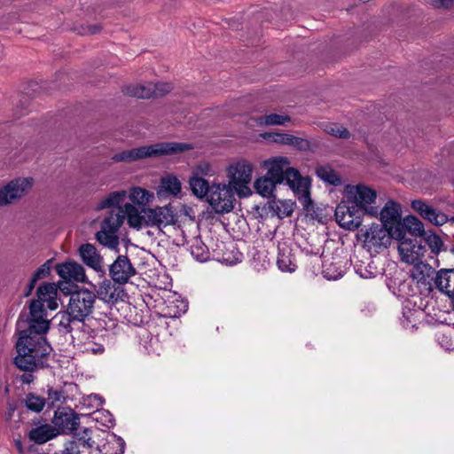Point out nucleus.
I'll list each match as a JSON object with an SVG mask.
<instances>
[{"instance_id":"obj_48","label":"nucleus","mask_w":454,"mask_h":454,"mask_svg":"<svg viewBox=\"0 0 454 454\" xmlns=\"http://www.w3.org/2000/svg\"><path fill=\"white\" fill-rule=\"evenodd\" d=\"M411 287V281H403L400 284L399 291L402 293L403 296H412L416 294Z\"/></svg>"},{"instance_id":"obj_47","label":"nucleus","mask_w":454,"mask_h":454,"mask_svg":"<svg viewBox=\"0 0 454 454\" xmlns=\"http://www.w3.org/2000/svg\"><path fill=\"white\" fill-rule=\"evenodd\" d=\"M172 85L168 82L153 83L154 97H162L172 90Z\"/></svg>"},{"instance_id":"obj_28","label":"nucleus","mask_w":454,"mask_h":454,"mask_svg":"<svg viewBox=\"0 0 454 454\" xmlns=\"http://www.w3.org/2000/svg\"><path fill=\"white\" fill-rule=\"evenodd\" d=\"M436 287L450 298H454V269L441 270L434 278Z\"/></svg>"},{"instance_id":"obj_46","label":"nucleus","mask_w":454,"mask_h":454,"mask_svg":"<svg viewBox=\"0 0 454 454\" xmlns=\"http://www.w3.org/2000/svg\"><path fill=\"white\" fill-rule=\"evenodd\" d=\"M417 312H412L411 309L403 310L402 324L405 328H413L416 325V314Z\"/></svg>"},{"instance_id":"obj_52","label":"nucleus","mask_w":454,"mask_h":454,"mask_svg":"<svg viewBox=\"0 0 454 454\" xmlns=\"http://www.w3.org/2000/svg\"><path fill=\"white\" fill-rule=\"evenodd\" d=\"M36 282H33V278H30L28 284H27V291L25 292V296H29L33 291V289L35 288V286Z\"/></svg>"},{"instance_id":"obj_30","label":"nucleus","mask_w":454,"mask_h":454,"mask_svg":"<svg viewBox=\"0 0 454 454\" xmlns=\"http://www.w3.org/2000/svg\"><path fill=\"white\" fill-rule=\"evenodd\" d=\"M57 435L58 432L48 424L36 427L29 432V439L38 444H43Z\"/></svg>"},{"instance_id":"obj_22","label":"nucleus","mask_w":454,"mask_h":454,"mask_svg":"<svg viewBox=\"0 0 454 454\" xmlns=\"http://www.w3.org/2000/svg\"><path fill=\"white\" fill-rule=\"evenodd\" d=\"M36 299L31 301H39V305L44 307L46 304L50 310H56L59 308L58 287L54 283H43L36 291Z\"/></svg>"},{"instance_id":"obj_29","label":"nucleus","mask_w":454,"mask_h":454,"mask_svg":"<svg viewBox=\"0 0 454 454\" xmlns=\"http://www.w3.org/2000/svg\"><path fill=\"white\" fill-rule=\"evenodd\" d=\"M278 183L275 182L269 175L257 177L254 182V188L260 196L266 199L275 197V192Z\"/></svg>"},{"instance_id":"obj_43","label":"nucleus","mask_w":454,"mask_h":454,"mask_svg":"<svg viewBox=\"0 0 454 454\" xmlns=\"http://www.w3.org/2000/svg\"><path fill=\"white\" fill-rule=\"evenodd\" d=\"M93 419L106 427L114 425V416L108 411L102 410L93 412Z\"/></svg>"},{"instance_id":"obj_19","label":"nucleus","mask_w":454,"mask_h":454,"mask_svg":"<svg viewBox=\"0 0 454 454\" xmlns=\"http://www.w3.org/2000/svg\"><path fill=\"white\" fill-rule=\"evenodd\" d=\"M381 224L388 229H400L404 232L402 226V207L401 205L394 200H388L381 210L379 209Z\"/></svg>"},{"instance_id":"obj_27","label":"nucleus","mask_w":454,"mask_h":454,"mask_svg":"<svg viewBox=\"0 0 454 454\" xmlns=\"http://www.w3.org/2000/svg\"><path fill=\"white\" fill-rule=\"evenodd\" d=\"M277 264L282 271L293 272L296 269L295 259L290 246L286 242L279 243L278 246Z\"/></svg>"},{"instance_id":"obj_6","label":"nucleus","mask_w":454,"mask_h":454,"mask_svg":"<svg viewBox=\"0 0 454 454\" xmlns=\"http://www.w3.org/2000/svg\"><path fill=\"white\" fill-rule=\"evenodd\" d=\"M154 193L140 186H132L127 191H116L110 192L103 198L98 205V209L133 205L137 210L146 209L147 206L153 202Z\"/></svg>"},{"instance_id":"obj_2","label":"nucleus","mask_w":454,"mask_h":454,"mask_svg":"<svg viewBox=\"0 0 454 454\" xmlns=\"http://www.w3.org/2000/svg\"><path fill=\"white\" fill-rule=\"evenodd\" d=\"M16 331L19 335L16 342L17 356L14 358L16 366L29 372L43 367L44 360L52 350L45 334L26 330Z\"/></svg>"},{"instance_id":"obj_10","label":"nucleus","mask_w":454,"mask_h":454,"mask_svg":"<svg viewBox=\"0 0 454 454\" xmlns=\"http://www.w3.org/2000/svg\"><path fill=\"white\" fill-rule=\"evenodd\" d=\"M129 225V216L125 207H120L119 210L111 211L101 223L100 230L96 233V239L102 246L118 251L120 239L118 231L124 222Z\"/></svg>"},{"instance_id":"obj_45","label":"nucleus","mask_w":454,"mask_h":454,"mask_svg":"<svg viewBox=\"0 0 454 454\" xmlns=\"http://www.w3.org/2000/svg\"><path fill=\"white\" fill-rule=\"evenodd\" d=\"M50 261L46 262L43 265H41L33 273L31 278H33V282H37L40 279L46 278L51 271L50 268Z\"/></svg>"},{"instance_id":"obj_56","label":"nucleus","mask_w":454,"mask_h":454,"mask_svg":"<svg viewBox=\"0 0 454 454\" xmlns=\"http://www.w3.org/2000/svg\"><path fill=\"white\" fill-rule=\"evenodd\" d=\"M94 398H95L96 400H98V401L101 403L100 398H99V397H98L97 395H94Z\"/></svg>"},{"instance_id":"obj_34","label":"nucleus","mask_w":454,"mask_h":454,"mask_svg":"<svg viewBox=\"0 0 454 454\" xmlns=\"http://www.w3.org/2000/svg\"><path fill=\"white\" fill-rule=\"evenodd\" d=\"M279 218L290 216L294 209L295 202L292 200H272L270 205Z\"/></svg>"},{"instance_id":"obj_4","label":"nucleus","mask_w":454,"mask_h":454,"mask_svg":"<svg viewBox=\"0 0 454 454\" xmlns=\"http://www.w3.org/2000/svg\"><path fill=\"white\" fill-rule=\"evenodd\" d=\"M190 149H192V145L190 144L162 142L117 153L112 156V160L115 162H132L146 158H158L166 155H173Z\"/></svg>"},{"instance_id":"obj_18","label":"nucleus","mask_w":454,"mask_h":454,"mask_svg":"<svg viewBox=\"0 0 454 454\" xmlns=\"http://www.w3.org/2000/svg\"><path fill=\"white\" fill-rule=\"evenodd\" d=\"M399 240L398 252L403 262L413 264L420 262L425 254V247L417 240L406 239L405 235Z\"/></svg>"},{"instance_id":"obj_37","label":"nucleus","mask_w":454,"mask_h":454,"mask_svg":"<svg viewBox=\"0 0 454 454\" xmlns=\"http://www.w3.org/2000/svg\"><path fill=\"white\" fill-rule=\"evenodd\" d=\"M319 127L324 132L333 137L343 139H348L350 137L349 131L342 125L332 122H321Z\"/></svg>"},{"instance_id":"obj_3","label":"nucleus","mask_w":454,"mask_h":454,"mask_svg":"<svg viewBox=\"0 0 454 454\" xmlns=\"http://www.w3.org/2000/svg\"><path fill=\"white\" fill-rule=\"evenodd\" d=\"M125 210L129 216V227L137 231L143 227L161 229L176 222V213L170 204L142 210H137L133 205H128Z\"/></svg>"},{"instance_id":"obj_26","label":"nucleus","mask_w":454,"mask_h":454,"mask_svg":"<svg viewBox=\"0 0 454 454\" xmlns=\"http://www.w3.org/2000/svg\"><path fill=\"white\" fill-rule=\"evenodd\" d=\"M265 138H269L271 141L287 145L294 147L301 151H308L310 149V142L303 137H295L286 133H268L264 135Z\"/></svg>"},{"instance_id":"obj_38","label":"nucleus","mask_w":454,"mask_h":454,"mask_svg":"<svg viewBox=\"0 0 454 454\" xmlns=\"http://www.w3.org/2000/svg\"><path fill=\"white\" fill-rule=\"evenodd\" d=\"M344 272L340 262H328L325 261L323 264V275L329 280H336L342 277Z\"/></svg>"},{"instance_id":"obj_32","label":"nucleus","mask_w":454,"mask_h":454,"mask_svg":"<svg viewBox=\"0 0 454 454\" xmlns=\"http://www.w3.org/2000/svg\"><path fill=\"white\" fill-rule=\"evenodd\" d=\"M98 296L100 300L107 303H114L118 299L117 288L108 279H105L99 285L97 290Z\"/></svg>"},{"instance_id":"obj_20","label":"nucleus","mask_w":454,"mask_h":454,"mask_svg":"<svg viewBox=\"0 0 454 454\" xmlns=\"http://www.w3.org/2000/svg\"><path fill=\"white\" fill-rule=\"evenodd\" d=\"M56 272L66 282H87L84 268L76 262L70 261L58 264Z\"/></svg>"},{"instance_id":"obj_55","label":"nucleus","mask_w":454,"mask_h":454,"mask_svg":"<svg viewBox=\"0 0 454 454\" xmlns=\"http://www.w3.org/2000/svg\"><path fill=\"white\" fill-rule=\"evenodd\" d=\"M30 377H31L30 375L24 376L23 381L26 382V383H29L30 382V380H29Z\"/></svg>"},{"instance_id":"obj_57","label":"nucleus","mask_w":454,"mask_h":454,"mask_svg":"<svg viewBox=\"0 0 454 454\" xmlns=\"http://www.w3.org/2000/svg\"><path fill=\"white\" fill-rule=\"evenodd\" d=\"M450 221L454 224V217H452Z\"/></svg>"},{"instance_id":"obj_40","label":"nucleus","mask_w":454,"mask_h":454,"mask_svg":"<svg viewBox=\"0 0 454 454\" xmlns=\"http://www.w3.org/2000/svg\"><path fill=\"white\" fill-rule=\"evenodd\" d=\"M422 237L433 254H437L442 250L443 242L434 232L427 231Z\"/></svg>"},{"instance_id":"obj_5","label":"nucleus","mask_w":454,"mask_h":454,"mask_svg":"<svg viewBox=\"0 0 454 454\" xmlns=\"http://www.w3.org/2000/svg\"><path fill=\"white\" fill-rule=\"evenodd\" d=\"M96 295L94 293L83 289L71 294L67 307V312L63 313L59 326L67 333H72L75 326L92 312Z\"/></svg>"},{"instance_id":"obj_9","label":"nucleus","mask_w":454,"mask_h":454,"mask_svg":"<svg viewBox=\"0 0 454 454\" xmlns=\"http://www.w3.org/2000/svg\"><path fill=\"white\" fill-rule=\"evenodd\" d=\"M404 236L399 228L388 229L381 223H372L362 228L358 238L364 242V247L371 252L379 253L387 248L393 239H401Z\"/></svg>"},{"instance_id":"obj_35","label":"nucleus","mask_w":454,"mask_h":454,"mask_svg":"<svg viewBox=\"0 0 454 454\" xmlns=\"http://www.w3.org/2000/svg\"><path fill=\"white\" fill-rule=\"evenodd\" d=\"M403 230L405 228L410 234L415 237H422L425 231L423 223L413 215H407L402 223Z\"/></svg>"},{"instance_id":"obj_14","label":"nucleus","mask_w":454,"mask_h":454,"mask_svg":"<svg viewBox=\"0 0 454 454\" xmlns=\"http://www.w3.org/2000/svg\"><path fill=\"white\" fill-rule=\"evenodd\" d=\"M217 174L216 168L208 161H200L192 168V175L189 178V185L194 195L205 194L207 187L210 185L205 177H212Z\"/></svg>"},{"instance_id":"obj_1","label":"nucleus","mask_w":454,"mask_h":454,"mask_svg":"<svg viewBox=\"0 0 454 454\" xmlns=\"http://www.w3.org/2000/svg\"><path fill=\"white\" fill-rule=\"evenodd\" d=\"M261 166L275 182L279 184L286 182L302 207L306 209L309 208L312 203L310 199L311 179L309 176H302L297 168H293L288 157H271L264 160Z\"/></svg>"},{"instance_id":"obj_53","label":"nucleus","mask_w":454,"mask_h":454,"mask_svg":"<svg viewBox=\"0 0 454 454\" xmlns=\"http://www.w3.org/2000/svg\"><path fill=\"white\" fill-rule=\"evenodd\" d=\"M356 272L364 278H370L374 277V274L372 272L367 270L364 272L362 269H357Z\"/></svg>"},{"instance_id":"obj_24","label":"nucleus","mask_w":454,"mask_h":454,"mask_svg":"<svg viewBox=\"0 0 454 454\" xmlns=\"http://www.w3.org/2000/svg\"><path fill=\"white\" fill-rule=\"evenodd\" d=\"M434 269L427 263L422 262L413 263L411 270V281L416 282L419 287L428 290L431 286V280L434 279Z\"/></svg>"},{"instance_id":"obj_42","label":"nucleus","mask_w":454,"mask_h":454,"mask_svg":"<svg viewBox=\"0 0 454 454\" xmlns=\"http://www.w3.org/2000/svg\"><path fill=\"white\" fill-rule=\"evenodd\" d=\"M46 403L45 399L35 395L34 394H28L26 398V406L27 409L39 412L43 410Z\"/></svg>"},{"instance_id":"obj_31","label":"nucleus","mask_w":454,"mask_h":454,"mask_svg":"<svg viewBox=\"0 0 454 454\" xmlns=\"http://www.w3.org/2000/svg\"><path fill=\"white\" fill-rule=\"evenodd\" d=\"M316 174L319 179L329 184L336 186L341 184L340 176L329 164L318 165Z\"/></svg>"},{"instance_id":"obj_21","label":"nucleus","mask_w":454,"mask_h":454,"mask_svg":"<svg viewBox=\"0 0 454 454\" xmlns=\"http://www.w3.org/2000/svg\"><path fill=\"white\" fill-rule=\"evenodd\" d=\"M411 207L419 214L421 217L436 226L443 225L448 222V217L445 214L437 211L421 200H413L411 202Z\"/></svg>"},{"instance_id":"obj_36","label":"nucleus","mask_w":454,"mask_h":454,"mask_svg":"<svg viewBox=\"0 0 454 454\" xmlns=\"http://www.w3.org/2000/svg\"><path fill=\"white\" fill-rule=\"evenodd\" d=\"M258 126L285 125L290 121L286 114H270L255 119Z\"/></svg>"},{"instance_id":"obj_41","label":"nucleus","mask_w":454,"mask_h":454,"mask_svg":"<svg viewBox=\"0 0 454 454\" xmlns=\"http://www.w3.org/2000/svg\"><path fill=\"white\" fill-rule=\"evenodd\" d=\"M66 396L61 389H48L47 404L49 407H55L64 403Z\"/></svg>"},{"instance_id":"obj_33","label":"nucleus","mask_w":454,"mask_h":454,"mask_svg":"<svg viewBox=\"0 0 454 454\" xmlns=\"http://www.w3.org/2000/svg\"><path fill=\"white\" fill-rule=\"evenodd\" d=\"M124 92L128 96L149 98L154 97L153 83L146 82L143 84L129 85L125 88Z\"/></svg>"},{"instance_id":"obj_39","label":"nucleus","mask_w":454,"mask_h":454,"mask_svg":"<svg viewBox=\"0 0 454 454\" xmlns=\"http://www.w3.org/2000/svg\"><path fill=\"white\" fill-rule=\"evenodd\" d=\"M192 255L199 262H205L209 257L208 249L200 238H195L190 246Z\"/></svg>"},{"instance_id":"obj_25","label":"nucleus","mask_w":454,"mask_h":454,"mask_svg":"<svg viewBox=\"0 0 454 454\" xmlns=\"http://www.w3.org/2000/svg\"><path fill=\"white\" fill-rule=\"evenodd\" d=\"M79 254L82 262L97 272H104L103 257L91 244H83L79 247Z\"/></svg>"},{"instance_id":"obj_44","label":"nucleus","mask_w":454,"mask_h":454,"mask_svg":"<svg viewBox=\"0 0 454 454\" xmlns=\"http://www.w3.org/2000/svg\"><path fill=\"white\" fill-rule=\"evenodd\" d=\"M82 351L88 354L99 355L105 351V348L102 344L94 342L92 340H88L83 343Z\"/></svg>"},{"instance_id":"obj_15","label":"nucleus","mask_w":454,"mask_h":454,"mask_svg":"<svg viewBox=\"0 0 454 454\" xmlns=\"http://www.w3.org/2000/svg\"><path fill=\"white\" fill-rule=\"evenodd\" d=\"M364 215L361 211L354 208L351 204H348L345 200L335 209L336 222L340 227L348 231L358 229L362 225Z\"/></svg>"},{"instance_id":"obj_54","label":"nucleus","mask_w":454,"mask_h":454,"mask_svg":"<svg viewBox=\"0 0 454 454\" xmlns=\"http://www.w3.org/2000/svg\"><path fill=\"white\" fill-rule=\"evenodd\" d=\"M98 30H99L98 27L93 26V27L89 28V32L88 33H90V34H96Z\"/></svg>"},{"instance_id":"obj_51","label":"nucleus","mask_w":454,"mask_h":454,"mask_svg":"<svg viewBox=\"0 0 454 454\" xmlns=\"http://www.w3.org/2000/svg\"><path fill=\"white\" fill-rule=\"evenodd\" d=\"M435 7H444L450 8L454 5V0H435L434 1Z\"/></svg>"},{"instance_id":"obj_12","label":"nucleus","mask_w":454,"mask_h":454,"mask_svg":"<svg viewBox=\"0 0 454 454\" xmlns=\"http://www.w3.org/2000/svg\"><path fill=\"white\" fill-rule=\"evenodd\" d=\"M44 307L39 301H30L28 315H20L17 321L16 330H26L32 333L46 334L50 329L51 321Z\"/></svg>"},{"instance_id":"obj_16","label":"nucleus","mask_w":454,"mask_h":454,"mask_svg":"<svg viewBox=\"0 0 454 454\" xmlns=\"http://www.w3.org/2000/svg\"><path fill=\"white\" fill-rule=\"evenodd\" d=\"M52 424L58 434L73 433L79 426V417L69 408H59L54 413Z\"/></svg>"},{"instance_id":"obj_13","label":"nucleus","mask_w":454,"mask_h":454,"mask_svg":"<svg viewBox=\"0 0 454 454\" xmlns=\"http://www.w3.org/2000/svg\"><path fill=\"white\" fill-rule=\"evenodd\" d=\"M33 184L31 177H19L10 181L0 188V206H7L20 200L31 190Z\"/></svg>"},{"instance_id":"obj_17","label":"nucleus","mask_w":454,"mask_h":454,"mask_svg":"<svg viewBox=\"0 0 454 454\" xmlns=\"http://www.w3.org/2000/svg\"><path fill=\"white\" fill-rule=\"evenodd\" d=\"M137 274V270L130 260L126 255H118L109 266V275L114 283L124 285L131 277Z\"/></svg>"},{"instance_id":"obj_49","label":"nucleus","mask_w":454,"mask_h":454,"mask_svg":"<svg viewBox=\"0 0 454 454\" xmlns=\"http://www.w3.org/2000/svg\"><path fill=\"white\" fill-rule=\"evenodd\" d=\"M114 442L117 445V449L114 454H123L125 450V442L122 438L114 435Z\"/></svg>"},{"instance_id":"obj_11","label":"nucleus","mask_w":454,"mask_h":454,"mask_svg":"<svg viewBox=\"0 0 454 454\" xmlns=\"http://www.w3.org/2000/svg\"><path fill=\"white\" fill-rule=\"evenodd\" d=\"M235 191L227 184L213 182L207 187L205 194L195 195L199 199H206L217 214L231 212L234 207Z\"/></svg>"},{"instance_id":"obj_8","label":"nucleus","mask_w":454,"mask_h":454,"mask_svg":"<svg viewBox=\"0 0 454 454\" xmlns=\"http://www.w3.org/2000/svg\"><path fill=\"white\" fill-rule=\"evenodd\" d=\"M377 198V192L364 184H348L344 189V200L346 202L351 204L354 208H357L364 215L372 217L379 215Z\"/></svg>"},{"instance_id":"obj_50","label":"nucleus","mask_w":454,"mask_h":454,"mask_svg":"<svg viewBox=\"0 0 454 454\" xmlns=\"http://www.w3.org/2000/svg\"><path fill=\"white\" fill-rule=\"evenodd\" d=\"M83 433H84V436L82 437H80L78 439L79 442H81V443L82 445H87L89 447H90V430H89L88 428H85L83 430Z\"/></svg>"},{"instance_id":"obj_23","label":"nucleus","mask_w":454,"mask_h":454,"mask_svg":"<svg viewBox=\"0 0 454 454\" xmlns=\"http://www.w3.org/2000/svg\"><path fill=\"white\" fill-rule=\"evenodd\" d=\"M182 192V183L179 178L172 174L168 173L161 176L156 193L159 198H166L168 196L178 197Z\"/></svg>"},{"instance_id":"obj_7","label":"nucleus","mask_w":454,"mask_h":454,"mask_svg":"<svg viewBox=\"0 0 454 454\" xmlns=\"http://www.w3.org/2000/svg\"><path fill=\"white\" fill-rule=\"evenodd\" d=\"M253 163L245 158L231 160L225 167L227 184L234 189L239 198H246L252 194L249 184L253 178Z\"/></svg>"}]
</instances>
